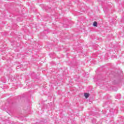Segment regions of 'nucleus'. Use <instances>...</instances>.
I'll use <instances>...</instances> for the list:
<instances>
[{
  "label": "nucleus",
  "instance_id": "f03ea898",
  "mask_svg": "<svg viewBox=\"0 0 124 124\" xmlns=\"http://www.w3.org/2000/svg\"><path fill=\"white\" fill-rule=\"evenodd\" d=\"M93 26L94 27H97V22H94L93 24Z\"/></svg>",
  "mask_w": 124,
  "mask_h": 124
},
{
  "label": "nucleus",
  "instance_id": "f257e3e1",
  "mask_svg": "<svg viewBox=\"0 0 124 124\" xmlns=\"http://www.w3.org/2000/svg\"><path fill=\"white\" fill-rule=\"evenodd\" d=\"M84 96L86 98H88L90 96V94L88 93H84Z\"/></svg>",
  "mask_w": 124,
  "mask_h": 124
}]
</instances>
